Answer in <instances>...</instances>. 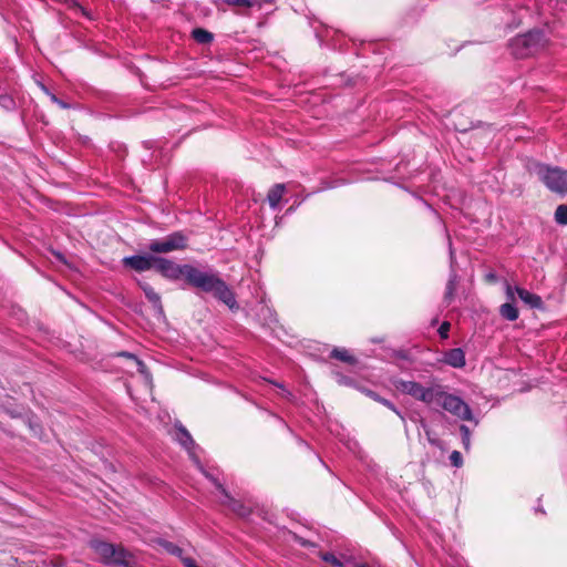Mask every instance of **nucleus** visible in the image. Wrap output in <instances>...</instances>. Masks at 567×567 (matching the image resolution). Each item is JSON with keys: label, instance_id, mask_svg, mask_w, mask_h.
Returning <instances> with one entry per match:
<instances>
[{"label": "nucleus", "instance_id": "nucleus-1", "mask_svg": "<svg viewBox=\"0 0 567 567\" xmlns=\"http://www.w3.org/2000/svg\"><path fill=\"white\" fill-rule=\"evenodd\" d=\"M155 270L169 280L183 278L188 286L210 295L218 302L227 306L231 312L239 310L234 290L212 267L198 268L190 264L178 265L171 259L157 256Z\"/></svg>", "mask_w": 567, "mask_h": 567}, {"label": "nucleus", "instance_id": "nucleus-2", "mask_svg": "<svg viewBox=\"0 0 567 567\" xmlns=\"http://www.w3.org/2000/svg\"><path fill=\"white\" fill-rule=\"evenodd\" d=\"M548 43L544 30L532 29L509 40L508 49L516 59H526L542 52Z\"/></svg>", "mask_w": 567, "mask_h": 567}, {"label": "nucleus", "instance_id": "nucleus-3", "mask_svg": "<svg viewBox=\"0 0 567 567\" xmlns=\"http://www.w3.org/2000/svg\"><path fill=\"white\" fill-rule=\"evenodd\" d=\"M89 545L100 557L104 565L136 567L134 555L122 545L109 543L97 538L91 539Z\"/></svg>", "mask_w": 567, "mask_h": 567}, {"label": "nucleus", "instance_id": "nucleus-4", "mask_svg": "<svg viewBox=\"0 0 567 567\" xmlns=\"http://www.w3.org/2000/svg\"><path fill=\"white\" fill-rule=\"evenodd\" d=\"M433 404L441 406L462 421L472 422L474 426L480 424V420L474 416L470 405L460 396L447 393L442 384L437 386V395L434 398Z\"/></svg>", "mask_w": 567, "mask_h": 567}, {"label": "nucleus", "instance_id": "nucleus-5", "mask_svg": "<svg viewBox=\"0 0 567 567\" xmlns=\"http://www.w3.org/2000/svg\"><path fill=\"white\" fill-rule=\"evenodd\" d=\"M529 171L535 173L550 192L567 194V169L535 162L529 166Z\"/></svg>", "mask_w": 567, "mask_h": 567}, {"label": "nucleus", "instance_id": "nucleus-6", "mask_svg": "<svg viewBox=\"0 0 567 567\" xmlns=\"http://www.w3.org/2000/svg\"><path fill=\"white\" fill-rule=\"evenodd\" d=\"M392 384L401 393L408 394L413 399L430 405L434 403V398L437 395V386L440 383L431 382L429 386H423L416 381L395 378L392 380Z\"/></svg>", "mask_w": 567, "mask_h": 567}, {"label": "nucleus", "instance_id": "nucleus-7", "mask_svg": "<svg viewBox=\"0 0 567 567\" xmlns=\"http://www.w3.org/2000/svg\"><path fill=\"white\" fill-rule=\"evenodd\" d=\"M174 427V440L187 452L195 466L202 468V455L205 453L204 449L194 441L192 434L182 422L176 421Z\"/></svg>", "mask_w": 567, "mask_h": 567}, {"label": "nucleus", "instance_id": "nucleus-8", "mask_svg": "<svg viewBox=\"0 0 567 567\" xmlns=\"http://www.w3.org/2000/svg\"><path fill=\"white\" fill-rule=\"evenodd\" d=\"M187 247V237L182 231H174L166 237L152 239L147 246L153 254H168Z\"/></svg>", "mask_w": 567, "mask_h": 567}, {"label": "nucleus", "instance_id": "nucleus-9", "mask_svg": "<svg viewBox=\"0 0 567 567\" xmlns=\"http://www.w3.org/2000/svg\"><path fill=\"white\" fill-rule=\"evenodd\" d=\"M331 433L334 434L336 437L347 447V450L351 452L364 466L369 467L370 470H374L377 464L372 462V460L362 450L355 439L351 437L349 434H344L342 431L331 430Z\"/></svg>", "mask_w": 567, "mask_h": 567}, {"label": "nucleus", "instance_id": "nucleus-10", "mask_svg": "<svg viewBox=\"0 0 567 567\" xmlns=\"http://www.w3.org/2000/svg\"><path fill=\"white\" fill-rule=\"evenodd\" d=\"M446 238H447L449 255H450V275H449V280H447L446 287H445L444 302L450 305L453 301L454 296H455L456 287L458 284V275L455 269V264H456L455 251H454V248L452 245V239L447 231H446Z\"/></svg>", "mask_w": 567, "mask_h": 567}, {"label": "nucleus", "instance_id": "nucleus-11", "mask_svg": "<svg viewBox=\"0 0 567 567\" xmlns=\"http://www.w3.org/2000/svg\"><path fill=\"white\" fill-rule=\"evenodd\" d=\"M157 256L153 254L132 255L122 259V265L125 268L132 269L137 272L155 269Z\"/></svg>", "mask_w": 567, "mask_h": 567}, {"label": "nucleus", "instance_id": "nucleus-12", "mask_svg": "<svg viewBox=\"0 0 567 567\" xmlns=\"http://www.w3.org/2000/svg\"><path fill=\"white\" fill-rule=\"evenodd\" d=\"M219 506L224 512H230L237 517L247 519L254 512L252 505L247 504L245 498H219Z\"/></svg>", "mask_w": 567, "mask_h": 567}, {"label": "nucleus", "instance_id": "nucleus-13", "mask_svg": "<svg viewBox=\"0 0 567 567\" xmlns=\"http://www.w3.org/2000/svg\"><path fill=\"white\" fill-rule=\"evenodd\" d=\"M442 362L455 368L461 369L466 364L465 352L462 348H453L443 353Z\"/></svg>", "mask_w": 567, "mask_h": 567}, {"label": "nucleus", "instance_id": "nucleus-14", "mask_svg": "<svg viewBox=\"0 0 567 567\" xmlns=\"http://www.w3.org/2000/svg\"><path fill=\"white\" fill-rule=\"evenodd\" d=\"M256 319L262 327L271 328L277 322V316L272 308L261 302L256 313Z\"/></svg>", "mask_w": 567, "mask_h": 567}, {"label": "nucleus", "instance_id": "nucleus-15", "mask_svg": "<svg viewBox=\"0 0 567 567\" xmlns=\"http://www.w3.org/2000/svg\"><path fill=\"white\" fill-rule=\"evenodd\" d=\"M515 291H516L518 298L524 303L528 305L532 309H542L543 308L544 302L538 295L530 292L529 290L518 287V286L515 287Z\"/></svg>", "mask_w": 567, "mask_h": 567}, {"label": "nucleus", "instance_id": "nucleus-16", "mask_svg": "<svg viewBox=\"0 0 567 567\" xmlns=\"http://www.w3.org/2000/svg\"><path fill=\"white\" fill-rule=\"evenodd\" d=\"M362 392L367 396L372 399L373 401L379 402L382 405H384L388 409H390L391 411H393L402 420V422L405 424V416H404V414L390 400H388L385 398H382L379 393H377L375 391L370 390V389H363Z\"/></svg>", "mask_w": 567, "mask_h": 567}, {"label": "nucleus", "instance_id": "nucleus-17", "mask_svg": "<svg viewBox=\"0 0 567 567\" xmlns=\"http://www.w3.org/2000/svg\"><path fill=\"white\" fill-rule=\"evenodd\" d=\"M138 287L143 290L145 298L153 305L154 308L163 310L161 296L154 290V288L146 281L137 280Z\"/></svg>", "mask_w": 567, "mask_h": 567}, {"label": "nucleus", "instance_id": "nucleus-18", "mask_svg": "<svg viewBox=\"0 0 567 567\" xmlns=\"http://www.w3.org/2000/svg\"><path fill=\"white\" fill-rule=\"evenodd\" d=\"M198 471L216 486L223 496H230L219 480V472L217 468H206L202 463V468H198Z\"/></svg>", "mask_w": 567, "mask_h": 567}, {"label": "nucleus", "instance_id": "nucleus-19", "mask_svg": "<svg viewBox=\"0 0 567 567\" xmlns=\"http://www.w3.org/2000/svg\"><path fill=\"white\" fill-rule=\"evenodd\" d=\"M284 184H275L268 192L267 200L272 210H276L285 193Z\"/></svg>", "mask_w": 567, "mask_h": 567}, {"label": "nucleus", "instance_id": "nucleus-20", "mask_svg": "<svg viewBox=\"0 0 567 567\" xmlns=\"http://www.w3.org/2000/svg\"><path fill=\"white\" fill-rule=\"evenodd\" d=\"M499 315L505 320L515 321L519 317V311L514 302H505L499 307Z\"/></svg>", "mask_w": 567, "mask_h": 567}, {"label": "nucleus", "instance_id": "nucleus-21", "mask_svg": "<svg viewBox=\"0 0 567 567\" xmlns=\"http://www.w3.org/2000/svg\"><path fill=\"white\" fill-rule=\"evenodd\" d=\"M192 37L199 44H208L214 40V34L203 28L194 29Z\"/></svg>", "mask_w": 567, "mask_h": 567}, {"label": "nucleus", "instance_id": "nucleus-22", "mask_svg": "<svg viewBox=\"0 0 567 567\" xmlns=\"http://www.w3.org/2000/svg\"><path fill=\"white\" fill-rule=\"evenodd\" d=\"M330 357L349 364H354L357 362V359L353 355H351L346 349L334 348L331 351Z\"/></svg>", "mask_w": 567, "mask_h": 567}, {"label": "nucleus", "instance_id": "nucleus-23", "mask_svg": "<svg viewBox=\"0 0 567 567\" xmlns=\"http://www.w3.org/2000/svg\"><path fill=\"white\" fill-rule=\"evenodd\" d=\"M157 544L164 548L168 554L173 555V556H176V557H182L183 555V548H181L179 546H177L176 544L172 543V542H168L164 538H158L157 539Z\"/></svg>", "mask_w": 567, "mask_h": 567}, {"label": "nucleus", "instance_id": "nucleus-24", "mask_svg": "<svg viewBox=\"0 0 567 567\" xmlns=\"http://www.w3.org/2000/svg\"><path fill=\"white\" fill-rule=\"evenodd\" d=\"M152 157H154V161H155L154 164H151L152 168H157V167L164 166L169 161L168 153L164 152V150L162 147L156 148L154 151V153L152 154Z\"/></svg>", "mask_w": 567, "mask_h": 567}, {"label": "nucleus", "instance_id": "nucleus-25", "mask_svg": "<svg viewBox=\"0 0 567 567\" xmlns=\"http://www.w3.org/2000/svg\"><path fill=\"white\" fill-rule=\"evenodd\" d=\"M461 442L465 451L471 449V435L472 431L466 424H461L460 427Z\"/></svg>", "mask_w": 567, "mask_h": 567}, {"label": "nucleus", "instance_id": "nucleus-26", "mask_svg": "<svg viewBox=\"0 0 567 567\" xmlns=\"http://www.w3.org/2000/svg\"><path fill=\"white\" fill-rule=\"evenodd\" d=\"M554 219L560 226L567 225V205L560 204L556 207Z\"/></svg>", "mask_w": 567, "mask_h": 567}, {"label": "nucleus", "instance_id": "nucleus-27", "mask_svg": "<svg viewBox=\"0 0 567 567\" xmlns=\"http://www.w3.org/2000/svg\"><path fill=\"white\" fill-rule=\"evenodd\" d=\"M41 89L42 91L50 97V101L54 104H56L58 106H60L61 109L63 110H69L71 109V104L61 100L60 97H58L54 93H52L45 85H41Z\"/></svg>", "mask_w": 567, "mask_h": 567}, {"label": "nucleus", "instance_id": "nucleus-28", "mask_svg": "<svg viewBox=\"0 0 567 567\" xmlns=\"http://www.w3.org/2000/svg\"><path fill=\"white\" fill-rule=\"evenodd\" d=\"M319 557L323 561L331 564L333 567H344L343 563L331 551H321Z\"/></svg>", "mask_w": 567, "mask_h": 567}, {"label": "nucleus", "instance_id": "nucleus-29", "mask_svg": "<svg viewBox=\"0 0 567 567\" xmlns=\"http://www.w3.org/2000/svg\"><path fill=\"white\" fill-rule=\"evenodd\" d=\"M223 2L230 7L252 8L258 6L260 8V3H257V0H223Z\"/></svg>", "mask_w": 567, "mask_h": 567}, {"label": "nucleus", "instance_id": "nucleus-30", "mask_svg": "<svg viewBox=\"0 0 567 567\" xmlns=\"http://www.w3.org/2000/svg\"><path fill=\"white\" fill-rule=\"evenodd\" d=\"M450 462L454 467H461L463 465V457L458 451H453L450 455Z\"/></svg>", "mask_w": 567, "mask_h": 567}, {"label": "nucleus", "instance_id": "nucleus-31", "mask_svg": "<svg viewBox=\"0 0 567 567\" xmlns=\"http://www.w3.org/2000/svg\"><path fill=\"white\" fill-rule=\"evenodd\" d=\"M450 328H451V324L449 321H444L441 323V326L439 327V336L442 338V339H447L449 338V332H450Z\"/></svg>", "mask_w": 567, "mask_h": 567}, {"label": "nucleus", "instance_id": "nucleus-32", "mask_svg": "<svg viewBox=\"0 0 567 567\" xmlns=\"http://www.w3.org/2000/svg\"><path fill=\"white\" fill-rule=\"evenodd\" d=\"M484 278L488 284H497L499 281L498 275L493 269L488 270Z\"/></svg>", "mask_w": 567, "mask_h": 567}, {"label": "nucleus", "instance_id": "nucleus-33", "mask_svg": "<svg viewBox=\"0 0 567 567\" xmlns=\"http://www.w3.org/2000/svg\"><path fill=\"white\" fill-rule=\"evenodd\" d=\"M505 292L506 298L509 300L508 302H514L516 291L507 281H505Z\"/></svg>", "mask_w": 567, "mask_h": 567}, {"label": "nucleus", "instance_id": "nucleus-34", "mask_svg": "<svg viewBox=\"0 0 567 567\" xmlns=\"http://www.w3.org/2000/svg\"><path fill=\"white\" fill-rule=\"evenodd\" d=\"M118 355H120V357H124V358L134 359V360L137 362L138 367H140V369H138L140 371H142V368H144V367H145V365H144V363H143V361H141V360H140L135 354H133V353H131V352L123 351V352H121Z\"/></svg>", "mask_w": 567, "mask_h": 567}, {"label": "nucleus", "instance_id": "nucleus-35", "mask_svg": "<svg viewBox=\"0 0 567 567\" xmlns=\"http://www.w3.org/2000/svg\"><path fill=\"white\" fill-rule=\"evenodd\" d=\"M182 558V561H183V565L185 567H200L198 566V564L196 563V560L192 557H181Z\"/></svg>", "mask_w": 567, "mask_h": 567}, {"label": "nucleus", "instance_id": "nucleus-36", "mask_svg": "<svg viewBox=\"0 0 567 567\" xmlns=\"http://www.w3.org/2000/svg\"><path fill=\"white\" fill-rule=\"evenodd\" d=\"M346 184V181L342 179V178H337V179H333L331 181L330 183H328L326 185V188H336V187H339L341 185H344Z\"/></svg>", "mask_w": 567, "mask_h": 567}, {"label": "nucleus", "instance_id": "nucleus-37", "mask_svg": "<svg viewBox=\"0 0 567 567\" xmlns=\"http://www.w3.org/2000/svg\"><path fill=\"white\" fill-rule=\"evenodd\" d=\"M337 380L340 384L350 385L352 384V380L348 377H344L342 374H337Z\"/></svg>", "mask_w": 567, "mask_h": 567}, {"label": "nucleus", "instance_id": "nucleus-38", "mask_svg": "<svg viewBox=\"0 0 567 567\" xmlns=\"http://www.w3.org/2000/svg\"><path fill=\"white\" fill-rule=\"evenodd\" d=\"M299 544L302 546V547H306V548H310V547H316V544L310 542V540H307V539H303V538H300L299 539Z\"/></svg>", "mask_w": 567, "mask_h": 567}, {"label": "nucleus", "instance_id": "nucleus-39", "mask_svg": "<svg viewBox=\"0 0 567 567\" xmlns=\"http://www.w3.org/2000/svg\"><path fill=\"white\" fill-rule=\"evenodd\" d=\"M155 142L154 141H145L143 142V146L146 148V150H151L153 146H154Z\"/></svg>", "mask_w": 567, "mask_h": 567}, {"label": "nucleus", "instance_id": "nucleus-40", "mask_svg": "<svg viewBox=\"0 0 567 567\" xmlns=\"http://www.w3.org/2000/svg\"><path fill=\"white\" fill-rule=\"evenodd\" d=\"M327 45L333 50H337V49H340V47H338V44L336 42H332V43H327Z\"/></svg>", "mask_w": 567, "mask_h": 567}, {"label": "nucleus", "instance_id": "nucleus-41", "mask_svg": "<svg viewBox=\"0 0 567 567\" xmlns=\"http://www.w3.org/2000/svg\"><path fill=\"white\" fill-rule=\"evenodd\" d=\"M316 35L320 42V45L322 47L324 44V40H323L322 35H320L319 33H317Z\"/></svg>", "mask_w": 567, "mask_h": 567}, {"label": "nucleus", "instance_id": "nucleus-42", "mask_svg": "<svg viewBox=\"0 0 567 567\" xmlns=\"http://www.w3.org/2000/svg\"><path fill=\"white\" fill-rule=\"evenodd\" d=\"M320 463L331 473V470L328 467V465L318 456Z\"/></svg>", "mask_w": 567, "mask_h": 567}, {"label": "nucleus", "instance_id": "nucleus-43", "mask_svg": "<svg viewBox=\"0 0 567 567\" xmlns=\"http://www.w3.org/2000/svg\"><path fill=\"white\" fill-rule=\"evenodd\" d=\"M275 0H260L258 1L260 4L261 2H265V3H269V4H272Z\"/></svg>", "mask_w": 567, "mask_h": 567}, {"label": "nucleus", "instance_id": "nucleus-44", "mask_svg": "<svg viewBox=\"0 0 567 567\" xmlns=\"http://www.w3.org/2000/svg\"><path fill=\"white\" fill-rule=\"evenodd\" d=\"M278 420L284 424L285 427L290 430V427L288 426L287 422H285L281 417H278Z\"/></svg>", "mask_w": 567, "mask_h": 567}, {"label": "nucleus", "instance_id": "nucleus-45", "mask_svg": "<svg viewBox=\"0 0 567 567\" xmlns=\"http://www.w3.org/2000/svg\"><path fill=\"white\" fill-rule=\"evenodd\" d=\"M420 425L425 429L426 427V423L423 419L420 420Z\"/></svg>", "mask_w": 567, "mask_h": 567}, {"label": "nucleus", "instance_id": "nucleus-46", "mask_svg": "<svg viewBox=\"0 0 567 567\" xmlns=\"http://www.w3.org/2000/svg\"><path fill=\"white\" fill-rule=\"evenodd\" d=\"M535 511H536V512H542V513H544V509H543L540 506H537V507L535 508Z\"/></svg>", "mask_w": 567, "mask_h": 567}, {"label": "nucleus", "instance_id": "nucleus-47", "mask_svg": "<svg viewBox=\"0 0 567 567\" xmlns=\"http://www.w3.org/2000/svg\"><path fill=\"white\" fill-rule=\"evenodd\" d=\"M274 384H275V385H277V386H279V388H284V385H282V384H280V383H274Z\"/></svg>", "mask_w": 567, "mask_h": 567}, {"label": "nucleus", "instance_id": "nucleus-48", "mask_svg": "<svg viewBox=\"0 0 567 567\" xmlns=\"http://www.w3.org/2000/svg\"><path fill=\"white\" fill-rule=\"evenodd\" d=\"M292 209H293L292 207L288 208V209H287V214H288V213H291V212H292Z\"/></svg>", "mask_w": 567, "mask_h": 567}]
</instances>
